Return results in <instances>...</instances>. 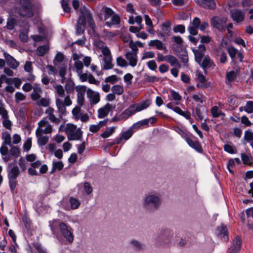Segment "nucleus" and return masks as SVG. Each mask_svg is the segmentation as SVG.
I'll return each instance as SVG.
<instances>
[{
    "label": "nucleus",
    "instance_id": "nucleus-26",
    "mask_svg": "<svg viewBox=\"0 0 253 253\" xmlns=\"http://www.w3.org/2000/svg\"><path fill=\"white\" fill-rule=\"evenodd\" d=\"M42 90L39 85L35 84L33 88V92L31 94V97L33 100H37L41 97Z\"/></svg>",
    "mask_w": 253,
    "mask_h": 253
},
{
    "label": "nucleus",
    "instance_id": "nucleus-47",
    "mask_svg": "<svg viewBox=\"0 0 253 253\" xmlns=\"http://www.w3.org/2000/svg\"><path fill=\"white\" fill-rule=\"evenodd\" d=\"M33 246L39 253H48L47 250L40 243H35Z\"/></svg>",
    "mask_w": 253,
    "mask_h": 253
},
{
    "label": "nucleus",
    "instance_id": "nucleus-1",
    "mask_svg": "<svg viewBox=\"0 0 253 253\" xmlns=\"http://www.w3.org/2000/svg\"><path fill=\"white\" fill-rule=\"evenodd\" d=\"M53 88L57 110L60 115L64 114L66 112V107L72 103L70 94L74 92L75 84L73 81L68 80L64 87L61 84H55Z\"/></svg>",
    "mask_w": 253,
    "mask_h": 253
},
{
    "label": "nucleus",
    "instance_id": "nucleus-46",
    "mask_svg": "<svg viewBox=\"0 0 253 253\" xmlns=\"http://www.w3.org/2000/svg\"><path fill=\"white\" fill-rule=\"evenodd\" d=\"M116 62L117 65L121 67H126L128 66L127 62L122 56H119L117 58Z\"/></svg>",
    "mask_w": 253,
    "mask_h": 253
},
{
    "label": "nucleus",
    "instance_id": "nucleus-63",
    "mask_svg": "<svg viewBox=\"0 0 253 253\" xmlns=\"http://www.w3.org/2000/svg\"><path fill=\"white\" fill-rule=\"evenodd\" d=\"M241 158L245 164H250L252 162L251 157L246 154H242Z\"/></svg>",
    "mask_w": 253,
    "mask_h": 253
},
{
    "label": "nucleus",
    "instance_id": "nucleus-5",
    "mask_svg": "<svg viewBox=\"0 0 253 253\" xmlns=\"http://www.w3.org/2000/svg\"><path fill=\"white\" fill-rule=\"evenodd\" d=\"M150 100H147L137 103L130 105L121 114L123 119H126L136 113L141 111L147 108L151 104Z\"/></svg>",
    "mask_w": 253,
    "mask_h": 253
},
{
    "label": "nucleus",
    "instance_id": "nucleus-54",
    "mask_svg": "<svg viewBox=\"0 0 253 253\" xmlns=\"http://www.w3.org/2000/svg\"><path fill=\"white\" fill-rule=\"evenodd\" d=\"M132 247L136 250H141L143 248V245L138 241L132 240L130 242Z\"/></svg>",
    "mask_w": 253,
    "mask_h": 253
},
{
    "label": "nucleus",
    "instance_id": "nucleus-11",
    "mask_svg": "<svg viewBox=\"0 0 253 253\" xmlns=\"http://www.w3.org/2000/svg\"><path fill=\"white\" fill-rule=\"evenodd\" d=\"M86 94L91 105L96 104L100 101V96L99 92L95 91L90 88H88L86 90Z\"/></svg>",
    "mask_w": 253,
    "mask_h": 253
},
{
    "label": "nucleus",
    "instance_id": "nucleus-29",
    "mask_svg": "<svg viewBox=\"0 0 253 253\" xmlns=\"http://www.w3.org/2000/svg\"><path fill=\"white\" fill-rule=\"evenodd\" d=\"M150 46L155 47L158 50H166L167 47L160 40H151L148 43Z\"/></svg>",
    "mask_w": 253,
    "mask_h": 253
},
{
    "label": "nucleus",
    "instance_id": "nucleus-12",
    "mask_svg": "<svg viewBox=\"0 0 253 253\" xmlns=\"http://www.w3.org/2000/svg\"><path fill=\"white\" fill-rule=\"evenodd\" d=\"M3 56L5 58L7 65L9 67V68L15 70L19 66V62L9 54L6 52H4Z\"/></svg>",
    "mask_w": 253,
    "mask_h": 253
},
{
    "label": "nucleus",
    "instance_id": "nucleus-8",
    "mask_svg": "<svg viewBox=\"0 0 253 253\" xmlns=\"http://www.w3.org/2000/svg\"><path fill=\"white\" fill-rule=\"evenodd\" d=\"M227 18L225 17L219 18V17H214L211 20V26L217 28L219 31L224 29L225 27Z\"/></svg>",
    "mask_w": 253,
    "mask_h": 253
},
{
    "label": "nucleus",
    "instance_id": "nucleus-9",
    "mask_svg": "<svg viewBox=\"0 0 253 253\" xmlns=\"http://www.w3.org/2000/svg\"><path fill=\"white\" fill-rule=\"evenodd\" d=\"M115 108V105H113L109 103H106L104 106L99 108L97 111V117L99 119H103L106 117L109 112Z\"/></svg>",
    "mask_w": 253,
    "mask_h": 253
},
{
    "label": "nucleus",
    "instance_id": "nucleus-27",
    "mask_svg": "<svg viewBox=\"0 0 253 253\" xmlns=\"http://www.w3.org/2000/svg\"><path fill=\"white\" fill-rule=\"evenodd\" d=\"M200 65L204 69H213L215 65L209 56H206L203 61L200 62Z\"/></svg>",
    "mask_w": 253,
    "mask_h": 253
},
{
    "label": "nucleus",
    "instance_id": "nucleus-33",
    "mask_svg": "<svg viewBox=\"0 0 253 253\" xmlns=\"http://www.w3.org/2000/svg\"><path fill=\"white\" fill-rule=\"evenodd\" d=\"M103 65L102 68L104 70H109L111 69L113 67V65L112 64V57H103Z\"/></svg>",
    "mask_w": 253,
    "mask_h": 253
},
{
    "label": "nucleus",
    "instance_id": "nucleus-25",
    "mask_svg": "<svg viewBox=\"0 0 253 253\" xmlns=\"http://www.w3.org/2000/svg\"><path fill=\"white\" fill-rule=\"evenodd\" d=\"M185 140L188 144V145L195 150H196L198 152H201L202 151V148L200 146L199 143L197 141H195L192 140L190 138V135H189Z\"/></svg>",
    "mask_w": 253,
    "mask_h": 253
},
{
    "label": "nucleus",
    "instance_id": "nucleus-44",
    "mask_svg": "<svg viewBox=\"0 0 253 253\" xmlns=\"http://www.w3.org/2000/svg\"><path fill=\"white\" fill-rule=\"evenodd\" d=\"M48 47L47 45L40 46L37 49V54L39 56H42L48 51Z\"/></svg>",
    "mask_w": 253,
    "mask_h": 253
},
{
    "label": "nucleus",
    "instance_id": "nucleus-49",
    "mask_svg": "<svg viewBox=\"0 0 253 253\" xmlns=\"http://www.w3.org/2000/svg\"><path fill=\"white\" fill-rule=\"evenodd\" d=\"M192 98L195 101L201 104L203 103L206 100V97L202 94H194Z\"/></svg>",
    "mask_w": 253,
    "mask_h": 253
},
{
    "label": "nucleus",
    "instance_id": "nucleus-32",
    "mask_svg": "<svg viewBox=\"0 0 253 253\" xmlns=\"http://www.w3.org/2000/svg\"><path fill=\"white\" fill-rule=\"evenodd\" d=\"M106 121L104 120L100 121L97 124L91 125L90 126L89 130L92 133H96L99 130V129L103 126L106 125Z\"/></svg>",
    "mask_w": 253,
    "mask_h": 253
},
{
    "label": "nucleus",
    "instance_id": "nucleus-2",
    "mask_svg": "<svg viewBox=\"0 0 253 253\" xmlns=\"http://www.w3.org/2000/svg\"><path fill=\"white\" fill-rule=\"evenodd\" d=\"M49 226L52 234L61 243L64 241L72 243L74 240L73 230L71 227L59 220L49 221Z\"/></svg>",
    "mask_w": 253,
    "mask_h": 253
},
{
    "label": "nucleus",
    "instance_id": "nucleus-7",
    "mask_svg": "<svg viewBox=\"0 0 253 253\" xmlns=\"http://www.w3.org/2000/svg\"><path fill=\"white\" fill-rule=\"evenodd\" d=\"M36 131H37V133L40 132L44 134H48L52 131V127L46 119H43L39 122Z\"/></svg>",
    "mask_w": 253,
    "mask_h": 253
},
{
    "label": "nucleus",
    "instance_id": "nucleus-62",
    "mask_svg": "<svg viewBox=\"0 0 253 253\" xmlns=\"http://www.w3.org/2000/svg\"><path fill=\"white\" fill-rule=\"evenodd\" d=\"M2 122L3 126L7 129H11L12 126V122L9 120L8 117L6 119H2Z\"/></svg>",
    "mask_w": 253,
    "mask_h": 253
},
{
    "label": "nucleus",
    "instance_id": "nucleus-20",
    "mask_svg": "<svg viewBox=\"0 0 253 253\" xmlns=\"http://www.w3.org/2000/svg\"><path fill=\"white\" fill-rule=\"evenodd\" d=\"M192 50L195 55L196 61L198 63L200 64L205 54V46L201 44L199 46L198 49H193Z\"/></svg>",
    "mask_w": 253,
    "mask_h": 253
},
{
    "label": "nucleus",
    "instance_id": "nucleus-30",
    "mask_svg": "<svg viewBox=\"0 0 253 253\" xmlns=\"http://www.w3.org/2000/svg\"><path fill=\"white\" fill-rule=\"evenodd\" d=\"M43 133L39 132L36 130V135L37 137L38 143L40 146L45 145L48 141V137L47 136H43Z\"/></svg>",
    "mask_w": 253,
    "mask_h": 253
},
{
    "label": "nucleus",
    "instance_id": "nucleus-3",
    "mask_svg": "<svg viewBox=\"0 0 253 253\" xmlns=\"http://www.w3.org/2000/svg\"><path fill=\"white\" fill-rule=\"evenodd\" d=\"M161 199L159 194L156 193H149L143 198L142 206L144 209L152 211L157 210L160 206Z\"/></svg>",
    "mask_w": 253,
    "mask_h": 253
},
{
    "label": "nucleus",
    "instance_id": "nucleus-45",
    "mask_svg": "<svg viewBox=\"0 0 253 253\" xmlns=\"http://www.w3.org/2000/svg\"><path fill=\"white\" fill-rule=\"evenodd\" d=\"M83 68V64L81 61L74 62L73 65V70H75L77 74L82 72Z\"/></svg>",
    "mask_w": 253,
    "mask_h": 253
},
{
    "label": "nucleus",
    "instance_id": "nucleus-10",
    "mask_svg": "<svg viewBox=\"0 0 253 253\" xmlns=\"http://www.w3.org/2000/svg\"><path fill=\"white\" fill-rule=\"evenodd\" d=\"M55 112L54 109L51 107H48L46 111H45V114L47 115V117L50 120L51 122L55 124H58L60 121L62 117V116L63 114L60 115L59 113V117H56L54 113ZM58 112H59L58 111ZM65 114V113L64 114V115Z\"/></svg>",
    "mask_w": 253,
    "mask_h": 253
},
{
    "label": "nucleus",
    "instance_id": "nucleus-61",
    "mask_svg": "<svg viewBox=\"0 0 253 253\" xmlns=\"http://www.w3.org/2000/svg\"><path fill=\"white\" fill-rule=\"evenodd\" d=\"M32 146V138L31 137L28 138L23 145L24 150L26 151H28Z\"/></svg>",
    "mask_w": 253,
    "mask_h": 253
},
{
    "label": "nucleus",
    "instance_id": "nucleus-42",
    "mask_svg": "<svg viewBox=\"0 0 253 253\" xmlns=\"http://www.w3.org/2000/svg\"><path fill=\"white\" fill-rule=\"evenodd\" d=\"M211 113L212 116L213 118H217L220 115L222 116L223 117L225 116L224 113H222L218 108V107L216 106H214L212 107L211 109Z\"/></svg>",
    "mask_w": 253,
    "mask_h": 253
},
{
    "label": "nucleus",
    "instance_id": "nucleus-38",
    "mask_svg": "<svg viewBox=\"0 0 253 253\" xmlns=\"http://www.w3.org/2000/svg\"><path fill=\"white\" fill-rule=\"evenodd\" d=\"M170 94L172 99L175 101V104L176 105H179L180 102L182 99V97L179 93L173 90H170Z\"/></svg>",
    "mask_w": 253,
    "mask_h": 253
},
{
    "label": "nucleus",
    "instance_id": "nucleus-34",
    "mask_svg": "<svg viewBox=\"0 0 253 253\" xmlns=\"http://www.w3.org/2000/svg\"><path fill=\"white\" fill-rule=\"evenodd\" d=\"M150 121H152L151 124H153L156 122V119L154 117H151L149 119H144L143 120L138 121L136 123L134 124L132 126L134 127H139L142 126H147L148 125Z\"/></svg>",
    "mask_w": 253,
    "mask_h": 253
},
{
    "label": "nucleus",
    "instance_id": "nucleus-4",
    "mask_svg": "<svg viewBox=\"0 0 253 253\" xmlns=\"http://www.w3.org/2000/svg\"><path fill=\"white\" fill-rule=\"evenodd\" d=\"M16 9L20 16L26 17H32L38 10L36 5L32 4L30 0H19Z\"/></svg>",
    "mask_w": 253,
    "mask_h": 253
},
{
    "label": "nucleus",
    "instance_id": "nucleus-37",
    "mask_svg": "<svg viewBox=\"0 0 253 253\" xmlns=\"http://www.w3.org/2000/svg\"><path fill=\"white\" fill-rule=\"evenodd\" d=\"M63 167L64 164L62 161H56L53 160L52 162V168L51 173H53L57 170L59 171L61 170Z\"/></svg>",
    "mask_w": 253,
    "mask_h": 253
},
{
    "label": "nucleus",
    "instance_id": "nucleus-24",
    "mask_svg": "<svg viewBox=\"0 0 253 253\" xmlns=\"http://www.w3.org/2000/svg\"><path fill=\"white\" fill-rule=\"evenodd\" d=\"M97 46L102 52L103 57L112 56L111 51L109 48L102 42H98Z\"/></svg>",
    "mask_w": 253,
    "mask_h": 253
},
{
    "label": "nucleus",
    "instance_id": "nucleus-59",
    "mask_svg": "<svg viewBox=\"0 0 253 253\" xmlns=\"http://www.w3.org/2000/svg\"><path fill=\"white\" fill-rule=\"evenodd\" d=\"M77 75L82 82H85L88 80L89 74L84 73L82 71L78 73Z\"/></svg>",
    "mask_w": 253,
    "mask_h": 253
},
{
    "label": "nucleus",
    "instance_id": "nucleus-64",
    "mask_svg": "<svg viewBox=\"0 0 253 253\" xmlns=\"http://www.w3.org/2000/svg\"><path fill=\"white\" fill-rule=\"evenodd\" d=\"M49 100L45 98H42L41 99H39L37 102L38 105L44 107L47 106L49 105Z\"/></svg>",
    "mask_w": 253,
    "mask_h": 253
},
{
    "label": "nucleus",
    "instance_id": "nucleus-57",
    "mask_svg": "<svg viewBox=\"0 0 253 253\" xmlns=\"http://www.w3.org/2000/svg\"><path fill=\"white\" fill-rule=\"evenodd\" d=\"M244 138L248 142L253 140V132L250 130H248L245 131L244 135Z\"/></svg>",
    "mask_w": 253,
    "mask_h": 253
},
{
    "label": "nucleus",
    "instance_id": "nucleus-41",
    "mask_svg": "<svg viewBox=\"0 0 253 253\" xmlns=\"http://www.w3.org/2000/svg\"><path fill=\"white\" fill-rule=\"evenodd\" d=\"M117 127V126L107 127L106 130L101 134V136L104 138L109 137L115 131Z\"/></svg>",
    "mask_w": 253,
    "mask_h": 253
},
{
    "label": "nucleus",
    "instance_id": "nucleus-28",
    "mask_svg": "<svg viewBox=\"0 0 253 253\" xmlns=\"http://www.w3.org/2000/svg\"><path fill=\"white\" fill-rule=\"evenodd\" d=\"M120 23V16L115 13H114L112 16L110 18L108 21L105 22V25L108 27H111L113 25H118Z\"/></svg>",
    "mask_w": 253,
    "mask_h": 253
},
{
    "label": "nucleus",
    "instance_id": "nucleus-22",
    "mask_svg": "<svg viewBox=\"0 0 253 253\" xmlns=\"http://www.w3.org/2000/svg\"><path fill=\"white\" fill-rule=\"evenodd\" d=\"M217 235L219 238L224 242H227L228 240L227 230L226 226L221 225L217 229Z\"/></svg>",
    "mask_w": 253,
    "mask_h": 253
},
{
    "label": "nucleus",
    "instance_id": "nucleus-6",
    "mask_svg": "<svg viewBox=\"0 0 253 253\" xmlns=\"http://www.w3.org/2000/svg\"><path fill=\"white\" fill-rule=\"evenodd\" d=\"M65 132L70 140H80L82 136V131L80 128L72 124H68L65 128Z\"/></svg>",
    "mask_w": 253,
    "mask_h": 253
},
{
    "label": "nucleus",
    "instance_id": "nucleus-50",
    "mask_svg": "<svg viewBox=\"0 0 253 253\" xmlns=\"http://www.w3.org/2000/svg\"><path fill=\"white\" fill-rule=\"evenodd\" d=\"M244 110L248 113H253V101H248L244 107Z\"/></svg>",
    "mask_w": 253,
    "mask_h": 253
},
{
    "label": "nucleus",
    "instance_id": "nucleus-15",
    "mask_svg": "<svg viewBox=\"0 0 253 253\" xmlns=\"http://www.w3.org/2000/svg\"><path fill=\"white\" fill-rule=\"evenodd\" d=\"M125 58L127 62L128 66L134 67L137 65L138 62L137 54L132 52H126Z\"/></svg>",
    "mask_w": 253,
    "mask_h": 253
},
{
    "label": "nucleus",
    "instance_id": "nucleus-18",
    "mask_svg": "<svg viewBox=\"0 0 253 253\" xmlns=\"http://www.w3.org/2000/svg\"><path fill=\"white\" fill-rule=\"evenodd\" d=\"M241 241L239 237L234 238L232 244L228 249V253H237L241 249Z\"/></svg>",
    "mask_w": 253,
    "mask_h": 253
},
{
    "label": "nucleus",
    "instance_id": "nucleus-35",
    "mask_svg": "<svg viewBox=\"0 0 253 253\" xmlns=\"http://www.w3.org/2000/svg\"><path fill=\"white\" fill-rule=\"evenodd\" d=\"M167 62L169 63L171 66L176 67L178 68H181V65L179 63L178 60L174 56L168 55Z\"/></svg>",
    "mask_w": 253,
    "mask_h": 253
},
{
    "label": "nucleus",
    "instance_id": "nucleus-36",
    "mask_svg": "<svg viewBox=\"0 0 253 253\" xmlns=\"http://www.w3.org/2000/svg\"><path fill=\"white\" fill-rule=\"evenodd\" d=\"M111 91L114 94L120 95L124 92V88L122 85L116 84L111 87Z\"/></svg>",
    "mask_w": 253,
    "mask_h": 253
},
{
    "label": "nucleus",
    "instance_id": "nucleus-39",
    "mask_svg": "<svg viewBox=\"0 0 253 253\" xmlns=\"http://www.w3.org/2000/svg\"><path fill=\"white\" fill-rule=\"evenodd\" d=\"M6 83L8 84H13L16 88H19L22 84V81L18 78H9L7 79Z\"/></svg>",
    "mask_w": 253,
    "mask_h": 253
},
{
    "label": "nucleus",
    "instance_id": "nucleus-58",
    "mask_svg": "<svg viewBox=\"0 0 253 253\" xmlns=\"http://www.w3.org/2000/svg\"><path fill=\"white\" fill-rule=\"evenodd\" d=\"M0 116L1 119H6L8 118V112L3 107L2 103L0 105Z\"/></svg>",
    "mask_w": 253,
    "mask_h": 253
},
{
    "label": "nucleus",
    "instance_id": "nucleus-14",
    "mask_svg": "<svg viewBox=\"0 0 253 253\" xmlns=\"http://www.w3.org/2000/svg\"><path fill=\"white\" fill-rule=\"evenodd\" d=\"M197 80L199 83L197 84V86L199 88H207L210 86V83L208 82L206 79V77L203 75L201 72L197 71L196 74Z\"/></svg>",
    "mask_w": 253,
    "mask_h": 253
},
{
    "label": "nucleus",
    "instance_id": "nucleus-40",
    "mask_svg": "<svg viewBox=\"0 0 253 253\" xmlns=\"http://www.w3.org/2000/svg\"><path fill=\"white\" fill-rule=\"evenodd\" d=\"M104 15V20L105 22L108 21L111 16L115 13L113 10L109 7H104L103 11Z\"/></svg>",
    "mask_w": 253,
    "mask_h": 253
},
{
    "label": "nucleus",
    "instance_id": "nucleus-56",
    "mask_svg": "<svg viewBox=\"0 0 253 253\" xmlns=\"http://www.w3.org/2000/svg\"><path fill=\"white\" fill-rule=\"evenodd\" d=\"M75 88L77 92V94L84 95L86 90H87L86 87L85 85H79Z\"/></svg>",
    "mask_w": 253,
    "mask_h": 253
},
{
    "label": "nucleus",
    "instance_id": "nucleus-53",
    "mask_svg": "<svg viewBox=\"0 0 253 253\" xmlns=\"http://www.w3.org/2000/svg\"><path fill=\"white\" fill-rule=\"evenodd\" d=\"M133 76L130 73H127L124 76V81L127 86L132 84Z\"/></svg>",
    "mask_w": 253,
    "mask_h": 253
},
{
    "label": "nucleus",
    "instance_id": "nucleus-48",
    "mask_svg": "<svg viewBox=\"0 0 253 253\" xmlns=\"http://www.w3.org/2000/svg\"><path fill=\"white\" fill-rule=\"evenodd\" d=\"M237 77V73L232 71L226 74V78L228 82L230 83L234 81Z\"/></svg>",
    "mask_w": 253,
    "mask_h": 253
},
{
    "label": "nucleus",
    "instance_id": "nucleus-52",
    "mask_svg": "<svg viewBox=\"0 0 253 253\" xmlns=\"http://www.w3.org/2000/svg\"><path fill=\"white\" fill-rule=\"evenodd\" d=\"M129 47L131 48V50L127 51V52H132L137 54L138 48L137 47V45L132 40H130L129 42Z\"/></svg>",
    "mask_w": 253,
    "mask_h": 253
},
{
    "label": "nucleus",
    "instance_id": "nucleus-21",
    "mask_svg": "<svg viewBox=\"0 0 253 253\" xmlns=\"http://www.w3.org/2000/svg\"><path fill=\"white\" fill-rule=\"evenodd\" d=\"M133 133L132 128L129 127L122 133L121 136L117 139L116 143L118 144L124 143L125 141L128 140L131 137Z\"/></svg>",
    "mask_w": 253,
    "mask_h": 253
},
{
    "label": "nucleus",
    "instance_id": "nucleus-23",
    "mask_svg": "<svg viewBox=\"0 0 253 253\" xmlns=\"http://www.w3.org/2000/svg\"><path fill=\"white\" fill-rule=\"evenodd\" d=\"M8 179H16L20 173V170L18 167L16 166L10 168V164L8 165L7 169Z\"/></svg>",
    "mask_w": 253,
    "mask_h": 253
},
{
    "label": "nucleus",
    "instance_id": "nucleus-16",
    "mask_svg": "<svg viewBox=\"0 0 253 253\" xmlns=\"http://www.w3.org/2000/svg\"><path fill=\"white\" fill-rule=\"evenodd\" d=\"M171 31V23L169 21H167L161 25V32L159 34L161 38L169 35Z\"/></svg>",
    "mask_w": 253,
    "mask_h": 253
},
{
    "label": "nucleus",
    "instance_id": "nucleus-19",
    "mask_svg": "<svg viewBox=\"0 0 253 253\" xmlns=\"http://www.w3.org/2000/svg\"><path fill=\"white\" fill-rule=\"evenodd\" d=\"M231 17L233 21L237 23L243 21L245 18V13L239 9H234L230 11Z\"/></svg>",
    "mask_w": 253,
    "mask_h": 253
},
{
    "label": "nucleus",
    "instance_id": "nucleus-43",
    "mask_svg": "<svg viewBox=\"0 0 253 253\" xmlns=\"http://www.w3.org/2000/svg\"><path fill=\"white\" fill-rule=\"evenodd\" d=\"M2 139L3 140V143L11 146V138L9 133L8 132L2 133Z\"/></svg>",
    "mask_w": 253,
    "mask_h": 253
},
{
    "label": "nucleus",
    "instance_id": "nucleus-51",
    "mask_svg": "<svg viewBox=\"0 0 253 253\" xmlns=\"http://www.w3.org/2000/svg\"><path fill=\"white\" fill-rule=\"evenodd\" d=\"M119 79L120 78L116 75H112L106 78L105 82L111 84H114L118 82Z\"/></svg>",
    "mask_w": 253,
    "mask_h": 253
},
{
    "label": "nucleus",
    "instance_id": "nucleus-13",
    "mask_svg": "<svg viewBox=\"0 0 253 253\" xmlns=\"http://www.w3.org/2000/svg\"><path fill=\"white\" fill-rule=\"evenodd\" d=\"M53 63L54 67L58 68H59L60 66L67 64L66 56L63 53L58 52L55 55L53 60Z\"/></svg>",
    "mask_w": 253,
    "mask_h": 253
},
{
    "label": "nucleus",
    "instance_id": "nucleus-31",
    "mask_svg": "<svg viewBox=\"0 0 253 253\" xmlns=\"http://www.w3.org/2000/svg\"><path fill=\"white\" fill-rule=\"evenodd\" d=\"M195 1L205 7L214 8L215 7L214 0H195Z\"/></svg>",
    "mask_w": 253,
    "mask_h": 253
},
{
    "label": "nucleus",
    "instance_id": "nucleus-55",
    "mask_svg": "<svg viewBox=\"0 0 253 253\" xmlns=\"http://www.w3.org/2000/svg\"><path fill=\"white\" fill-rule=\"evenodd\" d=\"M228 53L232 60H234V58L237 54L238 50L233 46H230L228 48Z\"/></svg>",
    "mask_w": 253,
    "mask_h": 253
},
{
    "label": "nucleus",
    "instance_id": "nucleus-60",
    "mask_svg": "<svg viewBox=\"0 0 253 253\" xmlns=\"http://www.w3.org/2000/svg\"><path fill=\"white\" fill-rule=\"evenodd\" d=\"M69 0H62L61 5L63 10L66 12L70 11V7L69 6Z\"/></svg>",
    "mask_w": 253,
    "mask_h": 253
},
{
    "label": "nucleus",
    "instance_id": "nucleus-17",
    "mask_svg": "<svg viewBox=\"0 0 253 253\" xmlns=\"http://www.w3.org/2000/svg\"><path fill=\"white\" fill-rule=\"evenodd\" d=\"M70 203V207L66 205L64 203V201H63L61 205L62 207L66 210H70V209L75 210L78 209L80 206L81 203L80 201L74 197H71L69 200Z\"/></svg>",
    "mask_w": 253,
    "mask_h": 253
}]
</instances>
